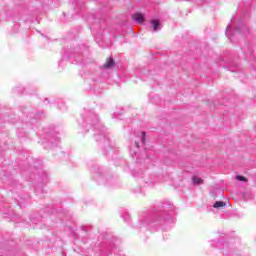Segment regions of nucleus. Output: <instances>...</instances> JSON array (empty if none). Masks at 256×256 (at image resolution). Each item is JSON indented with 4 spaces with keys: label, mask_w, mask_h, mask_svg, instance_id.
<instances>
[{
    "label": "nucleus",
    "mask_w": 256,
    "mask_h": 256,
    "mask_svg": "<svg viewBox=\"0 0 256 256\" xmlns=\"http://www.w3.org/2000/svg\"><path fill=\"white\" fill-rule=\"evenodd\" d=\"M133 20L136 21V23H143L145 17L141 13H136L132 16Z\"/></svg>",
    "instance_id": "f257e3e1"
},
{
    "label": "nucleus",
    "mask_w": 256,
    "mask_h": 256,
    "mask_svg": "<svg viewBox=\"0 0 256 256\" xmlns=\"http://www.w3.org/2000/svg\"><path fill=\"white\" fill-rule=\"evenodd\" d=\"M151 25H152L153 31H160L161 23L159 22V20H152Z\"/></svg>",
    "instance_id": "f03ea898"
},
{
    "label": "nucleus",
    "mask_w": 256,
    "mask_h": 256,
    "mask_svg": "<svg viewBox=\"0 0 256 256\" xmlns=\"http://www.w3.org/2000/svg\"><path fill=\"white\" fill-rule=\"evenodd\" d=\"M113 65H115V61L113 60V58H108L106 63L104 64V69H111Z\"/></svg>",
    "instance_id": "7ed1b4c3"
},
{
    "label": "nucleus",
    "mask_w": 256,
    "mask_h": 256,
    "mask_svg": "<svg viewBox=\"0 0 256 256\" xmlns=\"http://www.w3.org/2000/svg\"><path fill=\"white\" fill-rule=\"evenodd\" d=\"M192 182L194 185H201L203 183V179H201L198 176H193L192 177Z\"/></svg>",
    "instance_id": "20e7f679"
},
{
    "label": "nucleus",
    "mask_w": 256,
    "mask_h": 256,
    "mask_svg": "<svg viewBox=\"0 0 256 256\" xmlns=\"http://www.w3.org/2000/svg\"><path fill=\"white\" fill-rule=\"evenodd\" d=\"M227 205V203L223 202V201H217L213 207L214 209H221V207H225Z\"/></svg>",
    "instance_id": "39448f33"
},
{
    "label": "nucleus",
    "mask_w": 256,
    "mask_h": 256,
    "mask_svg": "<svg viewBox=\"0 0 256 256\" xmlns=\"http://www.w3.org/2000/svg\"><path fill=\"white\" fill-rule=\"evenodd\" d=\"M237 181H247L246 177L243 176H236Z\"/></svg>",
    "instance_id": "423d86ee"
},
{
    "label": "nucleus",
    "mask_w": 256,
    "mask_h": 256,
    "mask_svg": "<svg viewBox=\"0 0 256 256\" xmlns=\"http://www.w3.org/2000/svg\"><path fill=\"white\" fill-rule=\"evenodd\" d=\"M141 141L142 143H145V132L141 133Z\"/></svg>",
    "instance_id": "0eeeda50"
},
{
    "label": "nucleus",
    "mask_w": 256,
    "mask_h": 256,
    "mask_svg": "<svg viewBox=\"0 0 256 256\" xmlns=\"http://www.w3.org/2000/svg\"><path fill=\"white\" fill-rule=\"evenodd\" d=\"M226 35H227V37H230L229 36V28H227Z\"/></svg>",
    "instance_id": "6e6552de"
},
{
    "label": "nucleus",
    "mask_w": 256,
    "mask_h": 256,
    "mask_svg": "<svg viewBox=\"0 0 256 256\" xmlns=\"http://www.w3.org/2000/svg\"><path fill=\"white\" fill-rule=\"evenodd\" d=\"M135 145H136L137 149H139V143L136 142Z\"/></svg>",
    "instance_id": "1a4fd4ad"
}]
</instances>
